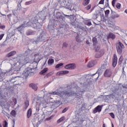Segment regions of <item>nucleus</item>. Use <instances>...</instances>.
I'll return each instance as SVG.
<instances>
[{"label":"nucleus","instance_id":"1","mask_svg":"<svg viewBox=\"0 0 127 127\" xmlns=\"http://www.w3.org/2000/svg\"><path fill=\"white\" fill-rule=\"evenodd\" d=\"M45 19H46V16L44 15V14L41 15L39 18L37 16H35L31 18L30 23H31V26L33 28L39 29L41 28L42 22H43Z\"/></svg>","mask_w":127,"mask_h":127},{"label":"nucleus","instance_id":"2","mask_svg":"<svg viewBox=\"0 0 127 127\" xmlns=\"http://www.w3.org/2000/svg\"><path fill=\"white\" fill-rule=\"evenodd\" d=\"M35 57V61H36V63H38L40 61L39 53L35 54L34 55ZM36 64V65L33 66V68L28 67L26 68L24 71V75L25 77H28V76H32V75H34V71H35V69L37 68V64Z\"/></svg>","mask_w":127,"mask_h":127},{"label":"nucleus","instance_id":"3","mask_svg":"<svg viewBox=\"0 0 127 127\" xmlns=\"http://www.w3.org/2000/svg\"><path fill=\"white\" fill-rule=\"evenodd\" d=\"M125 48V45L122 42H119L116 44L117 52L119 55H122L123 53V49Z\"/></svg>","mask_w":127,"mask_h":127},{"label":"nucleus","instance_id":"4","mask_svg":"<svg viewBox=\"0 0 127 127\" xmlns=\"http://www.w3.org/2000/svg\"><path fill=\"white\" fill-rule=\"evenodd\" d=\"M45 39H46V36L44 34H41L39 36V37H38L34 42L36 43H38V42H41V41H45Z\"/></svg>","mask_w":127,"mask_h":127},{"label":"nucleus","instance_id":"5","mask_svg":"<svg viewBox=\"0 0 127 127\" xmlns=\"http://www.w3.org/2000/svg\"><path fill=\"white\" fill-rule=\"evenodd\" d=\"M64 68L67 70H74L76 68V64H69L65 65Z\"/></svg>","mask_w":127,"mask_h":127},{"label":"nucleus","instance_id":"6","mask_svg":"<svg viewBox=\"0 0 127 127\" xmlns=\"http://www.w3.org/2000/svg\"><path fill=\"white\" fill-rule=\"evenodd\" d=\"M103 105H98L96 107H95L93 111V114H97V113H101L102 112V109H103Z\"/></svg>","mask_w":127,"mask_h":127},{"label":"nucleus","instance_id":"7","mask_svg":"<svg viewBox=\"0 0 127 127\" xmlns=\"http://www.w3.org/2000/svg\"><path fill=\"white\" fill-rule=\"evenodd\" d=\"M117 64H118V57L117 56V55L115 54L112 59L113 67L115 68V67L117 66Z\"/></svg>","mask_w":127,"mask_h":127},{"label":"nucleus","instance_id":"8","mask_svg":"<svg viewBox=\"0 0 127 127\" xmlns=\"http://www.w3.org/2000/svg\"><path fill=\"white\" fill-rule=\"evenodd\" d=\"M98 62H97V60H93L91 61V62H89L87 64V67L88 68H92V67H94L95 65H96L97 64Z\"/></svg>","mask_w":127,"mask_h":127},{"label":"nucleus","instance_id":"9","mask_svg":"<svg viewBox=\"0 0 127 127\" xmlns=\"http://www.w3.org/2000/svg\"><path fill=\"white\" fill-rule=\"evenodd\" d=\"M111 13L112 15L110 16V18L111 19L115 20L116 18H118V17H120V15L117 13V12L113 11V10H111Z\"/></svg>","mask_w":127,"mask_h":127},{"label":"nucleus","instance_id":"10","mask_svg":"<svg viewBox=\"0 0 127 127\" xmlns=\"http://www.w3.org/2000/svg\"><path fill=\"white\" fill-rule=\"evenodd\" d=\"M73 96H74L75 98H76V99H80V98H82V97H83V95H82V93H83V92H82L81 91H80L78 92H74V91H73Z\"/></svg>","mask_w":127,"mask_h":127},{"label":"nucleus","instance_id":"11","mask_svg":"<svg viewBox=\"0 0 127 127\" xmlns=\"http://www.w3.org/2000/svg\"><path fill=\"white\" fill-rule=\"evenodd\" d=\"M63 95L66 97H71V96H73L74 93H73V91H70V92H68L67 91H63Z\"/></svg>","mask_w":127,"mask_h":127},{"label":"nucleus","instance_id":"12","mask_svg":"<svg viewBox=\"0 0 127 127\" xmlns=\"http://www.w3.org/2000/svg\"><path fill=\"white\" fill-rule=\"evenodd\" d=\"M104 76L106 77H110L112 76V71L110 69H106L104 72Z\"/></svg>","mask_w":127,"mask_h":127},{"label":"nucleus","instance_id":"13","mask_svg":"<svg viewBox=\"0 0 127 127\" xmlns=\"http://www.w3.org/2000/svg\"><path fill=\"white\" fill-rule=\"evenodd\" d=\"M69 73V71L68 70H62L59 71L57 73V76H61L62 75H65V74H68Z\"/></svg>","mask_w":127,"mask_h":127},{"label":"nucleus","instance_id":"14","mask_svg":"<svg viewBox=\"0 0 127 127\" xmlns=\"http://www.w3.org/2000/svg\"><path fill=\"white\" fill-rule=\"evenodd\" d=\"M29 107V101L25 100L24 103V107H23V110L26 111L27 110V108Z\"/></svg>","mask_w":127,"mask_h":127},{"label":"nucleus","instance_id":"15","mask_svg":"<svg viewBox=\"0 0 127 127\" xmlns=\"http://www.w3.org/2000/svg\"><path fill=\"white\" fill-rule=\"evenodd\" d=\"M110 38L112 40H114V39H116V35L113 33H110L107 36V39H110Z\"/></svg>","mask_w":127,"mask_h":127},{"label":"nucleus","instance_id":"16","mask_svg":"<svg viewBox=\"0 0 127 127\" xmlns=\"http://www.w3.org/2000/svg\"><path fill=\"white\" fill-rule=\"evenodd\" d=\"M108 63V61L107 60H105L103 62V63L101 64V69H106L107 68Z\"/></svg>","mask_w":127,"mask_h":127},{"label":"nucleus","instance_id":"17","mask_svg":"<svg viewBox=\"0 0 127 127\" xmlns=\"http://www.w3.org/2000/svg\"><path fill=\"white\" fill-rule=\"evenodd\" d=\"M16 54V52L15 51H11V52L8 53L6 55V58H9V57H11V56H14V55H15Z\"/></svg>","mask_w":127,"mask_h":127},{"label":"nucleus","instance_id":"18","mask_svg":"<svg viewBox=\"0 0 127 127\" xmlns=\"http://www.w3.org/2000/svg\"><path fill=\"white\" fill-rule=\"evenodd\" d=\"M31 115H32V109L31 108H30L27 112V119H29L30 117H31Z\"/></svg>","mask_w":127,"mask_h":127},{"label":"nucleus","instance_id":"19","mask_svg":"<svg viewBox=\"0 0 127 127\" xmlns=\"http://www.w3.org/2000/svg\"><path fill=\"white\" fill-rule=\"evenodd\" d=\"M29 86L33 89V90H34V91H37L38 87L36 84L34 83H31L29 84Z\"/></svg>","mask_w":127,"mask_h":127},{"label":"nucleus","instance_id":"20","mask_svg":"<svg viewBox=\"0 0 127 127\" xmlns=\"http://www.w3.org/2000/svg\"><path fill=\"white\" fill-rule=\"evenodd\" d=\"M47 71H48V68L45 67L39 72V74L40 75H43V74H45Z\"/></svg>","mask_w":127,"mask_h":127},{"label":"nucleus","instance_id":"21","mask_svg":"<svg viewBox=\"0 0 127 127\" xmlns=\"http://www.w3.org/2000/svg\"><path fill=\"white\" fill-rule=\"evenodd\" d=\"M92 42L93 44V46H96L97 44H98V40L97 39V38L93 37L92 39Z\"/></svg>","mask_w":127,"mask_h":127},{"label":"nucleus","instance_id":"22","mask_svg":"<svg viewBox=\"0 0 127 127\" xmlns=\"http://www.w3.org/2000/svg\"><path fill=\"white\" fill-rule=\"evenodd\" d=\"M48 64L50 66H51L52 64H54V60L53 59H50L48 61Z\"/></svg>","mask_w":127,"mask_h":127},{"label":"nucleus","instance_id":"23","mask_svg":"<svg viewBox=\"0 0 127 127\" xmlns=\"http://www.w3.org/2000/svg\"><path fill=\"white\" fill-rule=\"evenodd\" d=\"M24 27V24H22L20 26L17 28V29L18 31H19L20 32L21 31H22L23 30V28Z\"/></svg>","mask_w":127,"mask_h":127},{"label":"nucleus","instance_id":"24","mask_svg":"<svg viewBox=\"0 0 127 127\" xmlns=\"http://www.w3.org/2000/svg\"><path fill=\"white\" fill-rule=\"evenodd\" d=\"M90 3V0H83L82 4L84 6H86V5H88V4Z\"/></svg>","mask_w":127,"mask_h":127},{"label":"nucleus","instance_id":"25","mask_svg":"<svg viewBox=\"0 0 127 127\" xmlns=\"http://www.w3.org/2000/svg\"><path fill=\"white\" fill-rule=\"evenodd\" d=\"M34 34V32L32 30H28L26 32V35H33Z\"/></svg>","mask_w":127,"mask_h":127},{"label":"nucleus","instance_id":"26","mask_svg":"<svg viewBox=\"0 0 127 127\" xmlns=\"http://www.w3.org/2000/svg\"><path fill=\"white\" fill-rule=\"evenodd\" d=\"M64 121L65 117L63 116L57 121V123L58 124H60V123H62V122H64Z\"/></svg>","mask_w":127,"mask_h":127},{"label":"nucleus","instance_id":"27","mask_svg":"<svg viewBox=\"0 0 127 127\" xmlns=\"http://www.w3.org/2000/svg\"><path fill=\"white\" fill-rule=\"evenodd\" d=\"M10 115H11L12 117H14V118H15V117H16V112L15 111V110H12L11 111Z\"/></svg>","mask_w":127,"mask_h":127},{"label":"nucleus","instance_id":"28","mask_svg":"<svg viewBox=\"0 0 127 127\" xmlns=\"http://www.w3.org/2000/svg\"><path fill=\"white\" fill-rule=\"evenodd\" d=\"M85 24L87 25V26H91V25H92V22L91 21H86L85 22Z\"/></svg>","mask_w":127,"mask_h":127},{"label":"nucleus","instance_id":"29","mask_svg":"<svg viewBox=\"0 0 127 127\" xmlns=\"http://www.w3.org/2000/svg\"><path fill=\"white\" fill-rule=\"evenodd\" d=\"M33 2H34L33 0H30L29 1H26L25 3V5H29V4H31V3H33Z\"/></svg>","mask_w":127,"mask_h":127},{"label":"nucleus","instance_id":"30","mask_svg":"<svg viewBox=\"0 0 127 127\" xmlns=\"http://www.w3.org/2000/svg\"><path fill=\"white\" fill-rule=\"evenodd\" d=\"M76 41L77 42H81V40L80 39V37L79 36V35H77L75 37Z\"/></svg>","mask_w":127,"mask_h":127},{"label":"nucleus","instance_id":"31","mask_svg":"<svg viewBox=\"0 0 127 127\" xmlns=\"http://www.w3.org/2000/svg\"><path fill=\"white\" fill-rule=\"evenodd\" d=\"M123 63V59L122 58V56L119 58V62H118V64L119 65L122 64Z\"/></svg>","mask_w":127,"mask_h":127},{"label":"nucleus","instance_id":"32","mask_svg":"<svg viewBox=\"0 0 127 127\" xmlns=\"http://www.w3.org/2000/svg\"><path fill=\"white\" fill-rule=\"evenodd\" d=\"M63 65H64V63L58 64L56 65V68H60V67H61V66H63Z\"/></svg>","mask_w":127,"mask_h":127},{"label":"nucleus","instance_id":"33","mask_svg":"<svg viewBox=\"0 0 127 127\" xmlns=\"http://www.w3.org/2000/svg\"><path fill=\"white\" fill-rule=\"evenodd\" d=\"M52 95H57L58 96H60V93L58 91H54L51 93Z\"/></svg>","mask_w":127,"mask_h":127},{"label":"nucleus","instance_id":"34","mask_svg":"<svg viewBox=\"0 0 127 127\" xmlns=\"http://www.w3.org/2000/svg\"><path fill=\"white\" fill-rule=\"evenodd\" d=\"M54 26L53 25H49L48 26V29L49 30H54Z\"/></svg>","mask_w":127,"mask_h":127},{"label":"nucleus","instance_id":"35","mask_svg":"<svg viewBox=\"0 0 127 127\" xmlns=\"http://www.w3.org/2000/svg\"><path fill=\"white\" fill-rule=\"evenodd\" d=\"M67 47H68V44H67L66 43H64L62 47L63 49H64V48H67Z\"/></svg>","mask_w":127,"mask_h":127},{"label":"nucleus","instance_id":"36","mask_svg":"<svg viewBox=\"0 0 127 127\" xmlns=\"http://www.w3.org/2000/svg\"><path fill=\"white\" fill-rule=\"evenodd\" d=\"M8 124L7 123V122H6V120H4V123H3V127H7Z\"/></svg>","mask_w":127,"mask_h":127},{"label":"nucleus","instance_id":"37","mask_svg":"<svg viewBox=\"0 0 127 127\" xmlns=\"http://www.w3.org/2000/svg\"><path fill=\"white\" fill-rule=\"evenodd\" d=\"M105 16H109V14H110V10H106L105 12Z\"/></svg>","mask_w":127,"mask_h":127},{"label":"nucleus","instance_id":"38","mask_svg":"<svg viewBox=\"0 0 127 127\" xmlns=\"http://www.w3.org/2000/svg\"><path fill=\"white\" fill-rule=\"evenodd\" d=\"M91 6H92V5L90 4L88 5L86 7H85V9H86V10H89V9H91Z\"/></svg>","mask_w":127,"mask_h":127},{"label":"nucleus","instance_id":"39","mask_svg":"<svg viewBox=\"0 0 127 127\" xmlns=\"http://www.w3.org/2000/svg\"><path fill=\"white\" fill-rule=\"evenodd\" d=\"M109 0H106L105 2V5L104 6V7H109Z\"/></svg>","mask_w":127,"mask_h":127},{"label":"nucleus","instance_id":"40","mask_svg":"<svg viewBox=\"0 0 127 127\" xmlns=\"http://www.w3.org/2000/svg\"><path fill=\"white\" fill-rule=\"evenodd\" d=\"M121 4L120 3H118L116 4V7L117 8H118V9H121Z\"/></svg>","mask_w":127,"mask_h":127},{"label":"nucleus","instance_id":"41","mask_svg":"<svg viewBox=\"0 0 127 127\" xmlns=\"http://www.w3.org/2000/svg\"><path fill=\"white\" fill-rule=\"evenodd\" d=\"M67 110H69V108L66 107L65 108L63 111H62V113L64 114V113H66L67 112Z\"/></svg>","mask_w":127,"mask_h":127},{"label":"nucleus","instance_id":"42","mask_svg":"<svg viewBox=\"0 0 127 127\" xmlns=\"http://www.w3.org/2000/svg\"><path fill=\"white\" fill-rule=\"evenodd\" d=\"M100 57H102V55L99 54V53L95 55V58H100Z\"/></svg>","mask_w":127,"mask_h":127},{"label":"nucleus","instance_id":"43","mask_svg":"<svg viewBox=\"0 0 127 127\" xmlns=\"http://www.w3.org/2000/svg\"><path fill=\"white\" fill-rule=\"evenodd\" d=\"M109 114L110 115V117L112 118V119H115V114L114 113H110Z\"/></svg>","mask_w":127,"mask_h":127},{"label":"nucleus","instance_id":"44","mask_svg":"<svg viewBox=\"0 0 127 127\" xmlns=\"http://www.w3.org/2000/svg\"><path fill=\"white\" fill-rule=\"evenodd\" d=\"M104 3H105V0H101L99 2V4H104Z\"/></svg>","mask_w":127,"mask_h":127},{"label":"nucleus","instance_id":"45","mask_svg":"<svg viewBox=\"0 0 127 127\" xmlns=\"http://www.w3.org/2000/svg\"><path fill=\"white\" fill-rule=\"evenodd\" d=\"M50 76H51V72H49L45 76V78H48L49 77H50Z\"/></svg>","mask_w":127,"mask_h":127},{"label":"nucleus","instance_id":"46","mask_svg":"<svg viewBox=\"0 0 127 127\" xmlns=\"http://www.w3.org/2000/svg\"><path fill=\"white\" fill-rule=\"evenodd\" d=\"M20 68H19L18 67H15L14 70V71H16V72H17V71H20Z\"/></svg>","mask_w":127,"mask_h":127},{"label":"nucleus","instance_id":"47","mask_svg":"<svg viewBox=\"0 0 127 127\" xmlns=\"http://www.w3.org/2000/svg\"><path fill=\"white\" fill-rule=\"evenodd\" d=\"M116 0H113L112 1V5L115 7V5L116 4Z\"/></svg>","mask_w":127,"mask_h":127},{"label":"nucleus","instance_id":"48","mask_svg":"<svg viewBox=\"0 0 127 127\" xmlns=\"http://www.w3.org/2000/svg\"><path fill=\"white\" fill-rule=\"evenodd\" d=\"M21 2H22V0H21L20 2H18L19 4H18V7H21Z\"/></svg>","mask_w":127,"mask_h":127},{"label":"nucleus","instance_id":"49","mask_svg":"<svg viewBox=\"0 0 127 127\" xmlns=\"http://www.w3.org/2000/svg\"><path fill=\"white\" fill-rule=\"evenodd\" d=\"M3 36H4V34H1L0 35V40H1V39H2V38H3Z\"/></svg>","mask_w":127,"mask_h":127},{"label":"nucleus","instance_id":"50","mask_svg":"<svg viewBox=\"0 0 127 127\" xmlns=\"http://www.w3.org/2000/svg\"><path fill=\"white\" fill-rule=\"evenodd\" d=\"M0 28H1V29H3V28H5V26L1 25L0 26Z\"/></svg>","mask_w":127,"mask_h":127},{"label":"nucleus","instance_id":"51","mask_svg":"<svg viewBox=\"0 0 127 127\" xmlns=\"http://www.w3.org/2000/svg\"><path fill=\"white\" fill-rule=\"evenodd\" d=\"M50 120H51V117H49V118H48L46 119V120L47 121H50Z\"/></svg>","mask_w":127,"mask_h":127},{"label":"nucleus","instance_id":"52","mask_svg":"<svg viewBox=\"0 0 127 127\" xmlns=\"http://www.w3.org/2000/svg\"><path fill=\"white\" fill-rule=\"evenodd\" d=\"M86 44H90V42H89V40H86Z\"/></svg>","mask_w":127,"mask_h":127},{"label":"nucleus","instance_id":"53","mask_svg":"<svg viewBox=\"0 0 127 127\" xmlns=\"http://www.w3.org/2000/svg\"><path fill=\"white\" fill-rule=\"evenodd\" d=\"M12 80H13V78H11V80H10V82H11L12 83H15V80L12 81Z\"/></svg>","mask_w":127,"mask_h":127},{"label":"nucleus","instance_id":"54","mask_svg":"<svg viewBox=\"0 0 127 127\" xmlns=\"http://www.w3.org/2000/svg\"><path fill=\"white\" fill-rule=\"evenodd\" d=\"M13 123L14 124V125H13V127H14V124H15V121H14V120H13Z\"/></svg>","mask_w":127,"mask_h":127},{"label":"nucleus","instance_id":"55","mask_svg":"<svg viewBox=\"0 0 127 127\" xmlns=\"http://www.w3.org/2000/svg\"><path fill=\"white\" fill-rule=\"evenodd\" d=\"M125 13H127V9H126V10H125Z\"/></svg>","mask_w":127,"mask_h":127},{"label":"nucleus","instance_id":"56","mask_svg":"<svg viewBox=\"0 0 127 127\" xmlns=\"http://www.w3.org/2000/svg\"><path fill=\"white\" fill-rule=\"evenodd\" d=\"M116 100H119L120 99V97H116Z\"/></svg>","mask_w":127,"mask_h":127},{"label":"nucleus","instance_id":"57","mask_svg":"<svg viewBox=\"0 0 127 127\" xmlns=\"http://www.w3.org/2000/svg\"><path fill=\"white\" fill-rule=\"evenodd\" d=\"M98 15H99V14H95V16H96V18H97V17L98 16Z\"/></svg>","mask_w":127,"mask_h":127},{"label":"nucleus","instance_id":"58","mask_svg":"<svg viewBox=\"0 0 127 127\" xmlns=\"http://www.w3.org/2000/svg\"><path fill=\"white\" fill-rule=\"evenodd\" d=\"M112 127H114V124L112 123Z\"/></svg>","mask_w":127,"mask_h":127},{"label":"nucleus","instance_id":"59","mask_svg":"<svg viewBox=\"0 0 127 127\" xmlns=\"http://www.w3.org/2000/svg\"><path fill=\"white\" fill-rule=\"evenodd\" d=\"M103 127H106V126H105V124L103 125Z\"/></svg>","mask_w":127,"mask_h":127},{"label":"nucleus","instance_id":"60","mask_svg":"<svg viewBox=\"0 0 127 127\" xmlns=\"http://www.w3.org/2000/svg\"><path fill=\"white\" fill-rule=\"evenodd\" d=\"M2 73V74H3V75H5V73H3V72H1Z\"/></svg>","mask_w":127,"mask_h":127},{"label":"nucleus","instance_id":"61","mask_svg":"<svg viewBox=\"0 0 127 127\" xmlns=\"http://www.w3.org/2000/svg\"><path fill=\"white\" fill-rule=\"evenodd\" d=\"M123 127H126V124H124V125Z\"/></svg>","mask_w":127,"mask_h":127},{"label":"nucleus","instance_id":"62","mask_svg":"<svg viewBox=\"0 0 127 127\" xmlns=\"http://www.w3.org/2000/svg\"><path fill=\"white\" fill-rule=\"evenodd\" d=\"M123 71H125V68L124 67H123Z\"/></svg>","mask_w":127,"mask_h":127},{"label":"nucleus","instance_id":"63","mask_svg":"<svg viewBox=\"0 0 127 127\" xmlns=\"http://www.w3.org/2000/svg\"><path fill=\"white\" fill-rule=\"evenodd\" d=\"M68 16V17H70V16H71V15H69V16Z\"/></svg>","mask_w":127,"mask_h":127},{"label":"nucleus","instance_id":"64","mask_svg":"<svg viewBox=\"0 0 127 127\" xmlns=\"http://www.w3.org/2000/svg\"><path fill=\"white\" fill-rule=\"evenodd\" d=\"M10 60H11V59H9V61H10Z\"/></svg>","mask_w":127,"mask_h":127}]
</instances>
